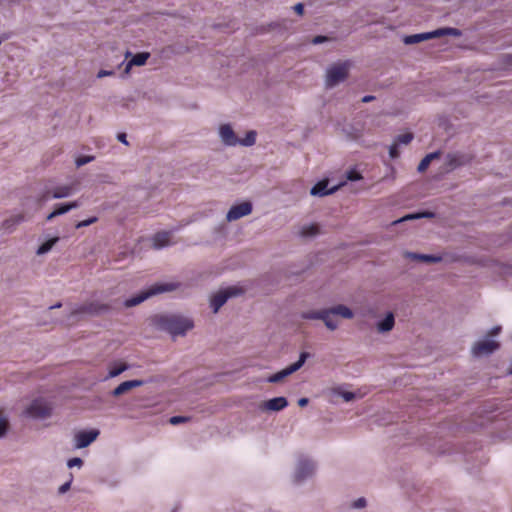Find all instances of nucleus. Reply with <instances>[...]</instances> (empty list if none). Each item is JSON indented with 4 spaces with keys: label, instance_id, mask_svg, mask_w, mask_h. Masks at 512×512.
I'll list each match as a JSON object with an SVG mask.
<instances>
[{
    "label": "nucleus",
    "instance_id": "c756f323",
    "mask_svg": "<svg viewBox=\"0 0 512 512\" xmlns=\"http://www.w3.org/2000/svg\"><path fill=\"white\" fill-rule=\"evenodd\" d=\"M433 216H434V214L432 212H423V213L409 214V215L404 216L400 220L394 221V223H398V222H402V221L410 220V219H419V218H422V217L431 218Z\"/></svg>",
    "mask_w": 512,
    "mask_h": 512
},
{
    "label": "nucleus",
    "instance_id": "bb28decb",
    "mask_svg": "<svg viewBox=\"0 0 512 512\" xmlns=\"http://www.w3.org/2000/svg\"><path fill=\"white\" fill-rule=\"evenodd\" d=\"M319 233V226L317 224H309L306 226H303L300 235L302 237H311L315 236Z\"/></svg>",
    "mask_w": 512,
    "mask_h": 512
},
{
    "label": "nucleus",
    "instance_id": "20e7f679",
    "mask_svg": "<svg viewBox=\"0 0 512 512\" xmlns=\"http://www.w3.org/2000/svg\"><path fill=\"white\" fill-rule=\"evenodd\" d=\"M349 64L347 62L339 63L331 66L327 70L326 85L333 87L339 82L344 81L348 76Z\"/></svg>",
    "mask_w": 512,
    "mask_h": 512
},
{
    "label": "nucleus",
    "instance_id": "f704fd0d",
    "mask_svg": "<svg viewBox=\"0 0 512 512\" xmlns=\"http://www.w3.org/2000/svg\"><path fill=\"white\" fill-rule=\"evenodd\" d=\"M92 160H93V157H91V156H82V157H78V158L76 159V165H77V167H81V166H83V165H85V164L89 163V162H90V161H92Z\"/></svg>",
    "mask_w": 512,
    "mask_h": 512
},
{
    "label": "nucleus",
    "instance_id": "aec40b11",
    "mask_svg": "<svg viewBox=\"0 0 512 512\" xmlns=\"http://www.w3.org/2000/svg\"><path fill=\"white\" fill-rule=\"evenodd\" d=\"M149 58V53L147 52H141L137 53L132 57V59L127 63V66L125 68V72L128 73L129 69L135 65V66H141L144 65Z\"/></svg>",
    "mask_w": 512,
    "mask_h": 512
},
{
    "label": "nucleus",
    "instance_id": "58836bf2",
    "mask_svg": "<svg viewBox=\"0 0 512 512\" xmlns=\"http://www.w3.org/2000/svg\"><path fill=\"white\" fill-rule=\"evenodd\" d=\"M82 464H83L82 459H80L78 457L71 458L70 460H68V463H67L68 467H70V468L74 467V466L80 467V466H82Z\"/></svg>",
    "mask_w": 512,
    "mask_h": 512
},
{
    "label": "nucleus",
    "instance_id": "412c9836",
    "mask_svg": "<svg viewBox=\"0 0 512 512\" xmlns=\"http://www.w3.org/2000/svg\"><path fill=\"white\" fill-rule=\"evenodd\" d=\"M23 221H24V215L17 214V215L10 217L9 219H6L3 222L2 226L5 230L12 231L15 228V226L22 223Z\"/></svg>",
    "mask_w": 512,
    "mask_h": 512
},
{
    "label": "nucleus",
    "instance_id": "4468645a",
    "mask_svg": "<svg viewBox=\"0 0 512 512\" xmlns=\"http://www.w3.org/2000/svg\"><path fill=\"white\" fill-rule=\"evenodd\" d=\"M220 136L222 141L229 146H236L239 143V138L235 135L230 125L224 124L220 127Z\"/></svg>",
    "mask_w": 512,
    "mask_h": 512
},
{
    "label": "nucleus",
    "instance_id": "7c9ffc66",
    "mask_svg": "<svg viewBox=\"0 0 512 512\" xmlns=\"http://www.w3.org/2000/svg\"><path fill=\"white\" fill-rule=\"evenodd\" d=\"M127 368H128V366L126 364L115 365L112 368H110L108 377H110V378L116 377V376L120 375L122 372H124L125 370H127Z\"/></svg>",
    "mask_w": 512,
    "mask_h": 512
},
{
    "label": "nucleus",
    "instance_id": "3c124183",
    "mask_svg": "<svg viewBox=\"0 0 512 512\" xmlns=\"http://www.w3.org/2000/svg\"><path fill=\"white\" fill-rule=\"evenodd\" d=\"M373 99H374V96L367 95V96H364V97L362 98V102L367 103V102L372 101Z\"/></svg>",
    "mask_w": 512,
    "mask_h": 512
},
{
    "label": "nucleus",
    "instance_id": "473e14b6",
    "mask_svg": "<svg viewBox=\"0 0 512 512\" xmlns=\"http://www.w3.org/2000/svg\"><path fill=\"white\" fill-rule=\"evenodd\" d=\"M189 419H190L189 417H185V416H173L169 419V422L172 425H178L180 423L189 421Z\"/></svg>",
    "mask_w": 512,
    "mask_h": 512
},
{
    "label": "nucleus",
    "instance_id": "c03bdc74",
    "mask_svg": "<svg viewBox=\"0 0 512 512\" xmlns=\"http://www.w3.org/2000/svg\"><path fill=\"white\" fill-rule=\"evenodd\" d=\"M342 396L345 401H351L355 397L354 393H352V392H345L342 394Z\"/></svg>",
    "mask_w": 512,
    "mask_h": 512
},
{
    "label": "nucleus",
    "instance_id": "f3484780",
    "mask_svg": "<svg viewBox=\"0 0 512 512\" xmlns=\"http://www.w3.org/2000/svg\"><path fill=\"white\" fill-rule=\"evenodd\" d=\"M170 240H171V232H168V231L158 232L152 237L153 247L155 249H160L165 246H168V245H170Z\"/></svg>",
    "mask_w": 512,
    "mask_h": 512
},
{
    "label": "nucleus",
    "instance_id": "5701e85b",
    "mask_svg": "<svg viewBox=\"0 0 512 512\" xmlns=\"http://www.w3.org/2000/svg\"><path fill=\"white\" fill-rule=\"evenodd\" d=\"M440 155L439 152H433V153H429L427 154L422 160L421 162L419 163L418 165V171L419 172H424L426 171V169L429 167L431 161L435 158H438Z\"/></svg>",
    "mask_w": 512,
    "mask_h": 512
},
{
    "label": "nucleus",
    "instance_id": "864d4df0",
    "mask_svg": "<svg viewBox=\"0 0 512 512\" xmlns=\"http://www.w3.org/2000/svg\"><path fill=\"white\" fill-rule=\"evenodd\" d=\"M59 307H61V303H58V304H56L55 306H51V307H50V309H53V308H59Z\"/></svg>",
    "mask_w": 512,
    "mask_h": 512
},
{
    "label": "nucleus",
    "instance_id": "8fccbe9b",
    "mask_svg": "<svg viewBox=\"0 0 512 512\" xmlns=\"http://www.w3.org/2000/svg\"><path fill=\"white\" fill-rule=\"evenodd\" d=\"M309 400L307 398H300L298 400V405L304 407L308 404Z\"/></svg>",
    "mask_w": 512,
    "mask_h": 512
},
{
    "label": "nucleus",
    "instance_id": "49530a36",
    "mask_svg": "<svg viewBox=\"0 0 512 512\" xmlns=\"http://www.w3.org/2000/svg\"><path fill=\"white\" fill-rule=\"evenodd\" d=\"M325 40H326V37H324V36H316V37L312 40V42H313L314 44H319V43L324 42Z\"/></svg>",
    "mask_w": 512,
    "mask_h": 512
},
{
    "label": "nucleus",
    "instance_id": "f8f14e48",
    "mask_svg": "<svg viewBox=\"0 0 512 512\" xmlns=\"http://www.w3.org/2000/svg\"><path fill=\"white\" fill-rule=\"evenodd\" d=\"M315 469V466L312 461L304 459L298 462L296 471H295V481L300 482L304 480L306 477L310 476Z\"/></svg>",
    "mask_w": 512,
    "mask_h": 512
},
{
    "label": "nucleus",
    "instance_id": "2eb2a0df",
    "mask_svg": "<svg viewBox=\"0 0 512 512\" xmlns=\"http://www.w3.org/2000/svg\"><path fill=\"white\" fill-rule=\"evenodd\" d=\"M288 401L285 397H275L263 403V408L270 411H280L287 407Z\"/></svg>",
    "mask_w": 512,
    "mask_h": 512
},
{
    "label": "nucleus",
    "instance_id": "f03ea898",
    "mask_svg": "<svg viewBox=\"0 0 512 512\" xmlns=\"http://www.w3.org/2000/svg\"><path fill=\"white\" fill-rule=\"evenodd\" d=\"M179 286H180L179 283H156V284L152 285L146 291H142L141 293H139L137 296L127 299L125 301V306L126 307L136 306V305L140 304L141 302H143L144 300H146L147 298H149L150 296L157 295V294L164 293V292L173 291V290L177 289Z\"/></svg>",
    "mask_w": 512,
    "mask_h": 512
},
{
    "label": "nucleus",
    "instance_id": "e433bc0d",
    "mask_svg": "<svg viewBox=\"0 0 512 512\" xmlns=\"http://www.w3.org/2000/svg\"><path fill=\"white\" fill-rule=\"evenodd\" d=\"M398 146V143L394 142L389 148V155L393 159L399 156Z\"/></svg>",
    "mask_w": 512,
    "mask_h": 512
},
{
    "label": "nucleus",
    "instance_id": "1a4fd4ad",
    "mask_svg": "<svg viewBox=\"0 0 512 512\" xmlns=\"http://www.w3.org/2000/svg\"><path fill=\"white\" fill-rule=\"evenodd\" d=\"M499 346L497 341L491 339L478 341L473 345L472 353L477 357L489 355L497 350Z\"/></svg>",
    "mask_w": 512,
    "mask_h": 512
},
{
    "label": "nucleus",
    "instance_id": "09e8293b",
    "mask_svg": "<svg viewBox=\"0 0 512 512\" xmlns=\"http://www.w3.org/2000/svg\"><path fill=\"white\" fill-rule=\"evenodd\" d=\"M70 487V483L67 482V483H64L60 488H59V492L60 493H64L66 492Z\"/></svg>",
    "mask_w": 512,
    "mask_h": 512
},
{
    "label": "nucleus",
    "instance_id": "72a5a7b5",
    "mask_svg": "<svg viewBox=\"0 0 512 512\" xmlns=\"http://www.w3.org/2000/svg\"><path fill=\"white\" fill-rule=\"evenodd\" d=\"M98 218L97 217H91L89 219H86V220H83V221H80L76 224V228H82V227H86V226H89L95 222H97Z\"/></svg>",
    "mask_w": 512,
    "mask_h": 512
},
{
    "label": "nucleus",
    "instance_id": "f257e3e1",
    "mask_svg": "<svg viewBox=\"0 0 512 512\" xmlns=\"http://www.w3.org/2000/svg\"><path fill=\"white\" fill-rule=\"evenodd\" d=\"M155 323L171 335H184L193 328L192 320L178 315H160L155 317Z\"/></svg>",
    "mask_w": 512,
    "mask_h": 512
},
{
    "label": "nucleus",
    "instance_id": "a211bd4d",
    "mask_svg": "<svg viewBox=\"0 0 512 512\" xmlns=\"http://www.w3.org/2000/svg\"><path fill=\"white\" fill-rule=\"evenodd\" d=\"M335 191L336 187L328 189V180H321L312 187L310 193L313 196H326Z\"/></svg>",
    "mask_w": 512,
    "mask_h": 512
},
{
    "label": "nucleus",
    "instance_id": "39448f33",
    "mask_svg": "<svg viewBox=\"0 0 512 512\" xmlns=\"http://www.w3.org/2000/svg\"><path fill=\"white\" fill-rule=\"evenodd\" d=\"M51 410L52 407L47 401L36 399L28 406L25 413L29 417L43 419L50 416Z\"/></svg>",
    "mask_w": 512,
    "mask_h": 512
},
{
    "label": "nucleus",
    "instance_id": "0eeeda50",
    "mask_svg": "<svg viewBox=\"0 0 512 512\" xmlns=\"http://www.w3.org/2000/svg\"><path fill=\"white\" fill-rule=\"evenodd\" d=\"M308 354L303 352L300 354V358L298 361H296L295 363L289 365L288 367H286L285 369L271 375L269 378H268V382L270 383H278L280 381H282L285 377L291 375L292 373L296 372L297 370H299L303 364L305 363L306 361V358H307Z\"/></svg>",
    "mask_w": 512,
    "mask_h": 512
},
{
    "label": "nucleus",
    "instance_id": "ddd939ff",
    "mask_svg": "<svg viewBox=\"0 0 512 512\" xmlns=\"http://www.w3.org/2000/svg\"><path fill=\"white\" fill-rule=\"evenodd\" d=\"M108 305L98 304L91 302L88 304L81 305L72 312V315L78 314H99L102 311L108 310Z\"/></svg>",
    "mask_w": 512,
    "mask_h": 512
},
{
    "label": "nucleus",
    "instance_id": "9b49d317",
    "mask_svg": "<svg viewBox=\"0 0 512 512\" xmlns=\"http://www.w3.org/2000/svg\"><path fill=\"white\" fill-rule=\"evenodd\" d=\"M99 435V430L91 429L89 431H80L75 435V447L76 448H85L89 446L93 441L97 439Z\"/></svg>",
    "mask_w": 512,
    "mask_h": 512
},
{
    "label": "nucleus",
    "instance_id": "6e6552de",
    "mask_svg": "<svg viewBox=\"0 0 512 512\" xmlns=\"http://www.w3.org/2000/svg\"><path fill=\"white\" fill-rule=\"evenodd\" d=\"M334 315L331 310H322L304 313L302 317L306 319H321L330 330H335L338 327V322Z\"/></svg>",
    "mask_w": 512,
    "mask_h": 512
},
{
    "label": "nucleus",
    "instance_id": "a18cd8bd",
    "mask_svg": "<svg viewBox=\"0 0 512 512\" xmlns=\"http://www.w3.org/2000/svg\"><path fill=\"white\" fill-rule=\"evenodd\" d=\"M501 331V327L500 326H495L491 329V331L489 332V336H495L497 334H499Z\"/></svg>",
    "mask_w": 512,
    "mask_h": 512
},
{
    "label": "nucleus",
    "instance_id": "a878e982",
    "mask_svg": "<svg viewBox=\"0 0 512 512\" xmlns=\"http://www.w3.org/2000/svg\"><path fill=\"white\" fill-rule=\"evenodd\" d=\"M72 186L65 185V186H59L54 189L52 197L53 198H64L69 196L72 193Z\"/></svg>",
    "mask_w": 512,
    "mask_h": 512
},
{
    "label": "nucleus",
    "instance_id": "6ab92c4d",
    "mask_svg": "<svg viewBox=\"0 0 512 512\" xmlns=\"http://www.w3.org/2000/svg\"><path fill=\"white\" fill-rule=\"evenodd\" d=\"M76 207H78V203L76 201L67 203V204H61L47 216V220L50 221L53 218H55L56 216L65 214L68 211H70L71 209L76 208Z\"/></svg>",
    "mask_w": 512,
    "mask_h": 512
},
{
    "label": "nucleus",
    "instance_id": "79ce46f5",
    "mask_svg": "<svg viewBox=\"0 0 512 512\" xmlns=\"http://www.w3.org/2000/svg\"><path fill=\"white\" fill-rule=\"evenodd\" d=\"M294 10L297 14L302 15L304 12V5L302 3H298L294 6Z\"/></svg>",
    "mask_w": 512,
    "mask_h": 512
},
{
    "label": "nucleus",
    "instance_id": "423d86ee",
    "mask_svg": "<svg viewBox=\"0 0 512 512\" xmlns=\"http://www.w3.org/2000/svg\"><path fill=\"white\" fill-rule=\"evenodd\" d=\"M243 290L238 287H229L223 291L215 294L211 299V307L213 308V312L217 313L218 310L226 303V301L232 297L239 294H242Z\"/></svg>",
    "mask_w": 512,
    "mask_h": 512
},
{
    "label": "nucleus",
    "instance_id": "4be33fe9",
    "mask_svg": "<svg viewBox=\"0 0 512 512\" xmlns=\"http://www.w3.org/2000/svg\"><path fill=\"white\" fill-rule=\"evenodd\" d=\"M394 326V316L389 313L381 322L378 324V330L380 332L390 331Z\"/></svg>",
    "mask_w": 512,
    "mask_h": 512
},
{
    "label": "nucleus",
    "instance_id": "c85d7f7f",
    "mask_svg": "<svg viewBox=\"0 0 512 512\" xmlns=\"http://www.w3.org/2000/svg\"><path fill=\"white\" fill-rule=\"evenodd\" d=\"M255 141H256V132L251 130L246 133L245 138L239 139L238 144L243 145V146H251L255 143Z\"/></svg>",
    "mask_w": 512,
    "mask_h": 512
},
{
    "label": "nucleus",
    "instance_id": "a19ab883",
    "mask_svg": "<svg viewBox=\"0 0 512 512\" xmlns=\"http://www.w3.org/2000/svg\"><path fill=\"white\" fill-rule=\"evenodd\" d=\"M461 163L458 161V159L455 156L449 157V165L453 168L459 166Z\"/></svg>",
    "mask_w": 512,
    "mask_h": 512
},
{
    "label": "nucleus",
    "instance_id": "de8ad7c7",
    "mask_svg": "<svg viewBox=\"0 0 512 512\" xmlns=\"http://www.w3.org/2000/svg\"><path fill=\"white\" fill-rule=\"evenodd\" d=\"M118 140L121 141L122 143L124 144H128L127 140H126V134L125 133H119L118 136H117Z\"/></svg>",
    "mask_w": 512,
    "mask_h": 512
},
{
    "label": "nucleus",
    "instance_id": "4c0bfd02",
    "mask_svg": "<svg viewBox=\"0 0 512 512\" xmlns=\"http://www.w3.org/2000/svg\"><path fill=\"white\" fill-rule=\"evenodd\" d=\"M8 428V421L6 418L0 416V437L4 436Z\"/></svg>",
    "mask_w": 512,
    "mask_h": 512
},
{
    "label": "nucleus",
    "instance_id": "b1692460",
    "mask_svg": "<svg viewBox=\"0 0 512 512\" xmlns=\"http://www.w3.org/2000/svg\"><path fill=\"white\" fill-rule=\"evenodd\" d=\"M411 257L415 260L426 262V263H437L441 261L440 256L429 255V254H411Z\"/></svg>",
    "mask_w": 512,
    "mask_h": 512
},
{
    "label": "nucleus",
    "instance_id": "2f4dec72",
    "mask_svg": "<svg viewBox=\"0 0 512 512\" xmlns=\"http://www.w3.org/2000/svg\"><path fill=\"white\" fill-rule=\"evenodd\" d=\"M412 139H413L412 133H404V134L399 135L394 142L398 143V145H400V144L407 145L412 141Z\"/></svg>",
    "mask_w": 512,
    "mask_h": 512
},
{
    "label": "nucleus",
    "instance_id": "37998d69",
    "mask_svg": "<svg viewBox=\"0 0 512 512\" xmlns=\"http://www.w3.org/2000/svg\"><path fill=\"white\" fill-rule=\"evenodd\" d=\"M113 74V71H107V70H100L97 74V77L98 78H102V77H105V76H110Z\"/></svg>",
    "mask_w": 512,
    "mask_h": 512
},
{
    "label": "nucleus",
    "instance_id": "603ef678",
    "mask_svg": "<svg viewBox=\"0 0 512 512\" xmlns=\"http://www.w3.org/2000/svg\"><path fill=\"white\" fill-rule=\"evenodd\" d=\"M47 199H48V194H47V193H45V194H43V195L40 197L39 202H44V201H46Z\"/></svg>",
    "mask_w": 512,
    "mask_h": 512
},
{
    "label": "nucleus",
    "instance_id": "dca6fc26",
    "mask_svg": "<svg viewBox=\"0 0 512 512\" xmlns=\"http://www.w3.org/2000/svg\"><path fill=\"white\" fill-rule=\"evenodd\" d=\"M144 384V381L142 380H129V381H124L122 382L121 384H119L114 390H113V395L114 396H120L126 392H128L129 390L133 389V388H136V387H140Z\"/></svg>",
    "mask_w": 512,
    "mask_h": 512
},
{
    "label": "nucleus",
    "instance_id": "cd10ccee",
    "mask_svg": "<svg viewBox=\"0 0 512 512\" xmlns=\"http://www.w3.org/2000/svg\"><path fill=\"white\" fill-rule=\"evenodd\" d=\"M58 240H59L58 237H54V238L47 240L46 242H44L42 245L39 246V248L37 249V254L43 255V254L49 252L52 249V247L58 242Z\"/></svg>",
    "mask_w": 512,
    "mask_h": 512
},
{
    "label": "nucleus",
    "instance_id": "393cba45",
    "mask_svg": "<svg viewBox=\"0 0 512 512\" xmlns=\"http://www.w3.org/2000/svg\"><path fill=\"white\" fill-rule=\"evenodd\" d=\"M330 310L333 314L340 315L343 318L351 319L353 317V312L344 305H337L336 307Z\"/></svg>",
    "mask_w": 512,
    "mask_h": 512
},
{
    "label": "nucleus",
    "instance_id": "ea45409f",
    "mask_svg": "<svg viewBox=\"0 0 512 512\" xmlns=\"http://www.w3.org/2000/svg\"><path fill=\"white\" fill-rule=\"evenodd\" d=\"M366 506V499L361 497L353 502L352 507L353 508H363Z\"/></svg>",
    "mask_w": 512,
    "mask_h": 512
},
{
    "label": "nucleus",
    "instance_id": "9d476101",
    "mask_svg": "<svg viewBox=\"0 0 512 512\" xmlns=\"http://www.w3.org/2000/svg\"><path fill=\"white\" fill-rule=\"evenodd\" d=\"M252 212V204L248 201L242 202L240 204L234 205L230 208L227 213L228 221H235L249 215Z\"/></svg>",
    "mask_w": 512,
    "mask_h": 512
},
{
    "label": "nucleus",
    "instance_id": "c9c22d12",
    "mask_svg": "<svg viewBox=\"0 0 512 512\" xmlns=\"http://www.w3.org/2000/svg\"><path fill=\"white\" fill-rule=\"evenodd\" d=\"M347 179H349L351 181H357V180L362 179V176H361V174L358 171L350 170L347 173Z\"/></svg>",
    "mask_w": 512,
    "mask_h": 512
},
{
    "label": "nucleus",
    "instance_id": "7ed1b4c3",
    "mask_svg": "<svg viewBox=\"0 0 512 512\" xmlns=\"http://www.w3.org/2000/svg\"><path fill=\"white\" fill-rule=\"evenodd\" d=\"M444 35H451V36H459L460 31L456 28H440L432 32L428 33H420V34H413L406 36L404 38L405 44H416L419 42H422L424 40L444 36Z\"/></svg>",
    "mask_w": 512,
    "mask_h": 512
}]
</instances>
